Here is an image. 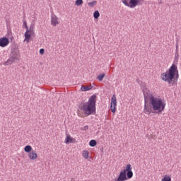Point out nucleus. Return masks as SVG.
Masks as SVG:
<instances>
[{
	"instance_id": "nucleus-1",
	"label": "nucleus",
	"mask_w": 181,
	"mask_h": 181,
	"mask_svg": "<svg viewBox=\"0 0 181 181\" xmlns=\"http://www.w3.org/2000/svg\"><path fill=\"white\" fill-rule=\"evenodd\" d=\"M143 94L144 95V112L146 115L151 114H160L165 111L166 107V102L160 97H156L153 93L149 90L147 86L142 88Z\"/></svg>"
},
{
	"instance_id": "nucleus-2",
	"label": "nucleus",
	"mask_w": 181,
	"mask_h": 181,
	"mask_svg": "<svg viewBox=\"0 0 181 181\" xmlns=\"http://www.w3.org/2000/svg\"><path fill=\"white\" fill-rule=\"evenodd\" d=\"M160 79L165 83H168L169 86H175L179 80V69L176 64H172L168 71L163 72L160 75Z\"/></svg>"
},
{
	"instance_id": "nucleus-3",
	"label": "nucleus",
	"mask_w": 181,
	"mask_h": 181,
	"mask_svg": "<svg viewBox=\"0 0 181 181\" xmlns=\"http://www.w3.org/2000/svg\"><path fill=\"white\" fill-rule=\"evenodd\" d=\"M95 101H97V96L93 95L89 98L88 103H81L79 108L86 115H91L95 112Z\"/></svg>"
},
{
	"instance_id": "nucleus-4",
	"label": "nucleus",
	"mask_w": 181,
	"mask_h": 181,
	"mask_svg": "<svg viewBox=\"0 0 181 181\" xmlns=\"http://www.w3.org/2000/svg\"><path fill=\"white\" fill-rule=\"evenodd\" d=\"M134 177V172H132V165L127 164L125 169L122 170L117 177L114 178V181H127Z\"/></svg>"
},
{
	"instance_id": "nucleus-5",
	"label": "nucleus",
	"mask_w": 181,
	"mask_h": 181,
	"mask_svg": "<svg viewBox=\"0 0 181 181\" xmlns=\"http://www.w3.org/2000/svg\"><path fill=\"white\" fill-rule=\"evenodd\" d=\"M24 151L25 153H28V159L30 160H36L38 158L37 152H36L33 148H32V146L27 145L24 147Z\"/></svg>"
},
{
	"instance_id": "nucleus-6",
	"label": "nucleus",
	"mask_w": 181,
	"mask_h": 181,
	"mask_svg": "<svg viewBox=\"0 0 181 181\" xmlns=\"http://www.w3.org/2000/svg\"><path fill=\"white\" fill-rule=\"evenodd\" d=\"M24 36V42H26V43H29L32 40V37L35 36V23H32L30 25L29 29L26 30Z\"/></svg>"
},
{
	"instance_id": "nucleus-7",
	"label": "nucleus",
	"mask_w": 181,
	"mask_h": 181,
	"mask_svg": "<svg viewBox=\"0 0 181 181\" xmlns=\"http://www.w3.org/2000/svg\"><path fill=\"white\" fill-rule=\"evenodd\" d=\"M122 4L128 8H134L138 5H141L144 0H122Z\"/></svg>"
},
{
	"instance_id": "nucleus-8",
	"label": "nucleus",
	"mask_w": 181,
	"mask_h": 181,
	"mask_svg": "<svg viewBox=\"0 0 181 181\" xmlns=\"http://www.w3.org/2000/svg\"><path fill=\"white\" fill-rule=\"evenodd\" d=\"M110 110L113 114L117 112V96L113 95L110 103Z\"/></svg>"
},
{
	"instance_id": "nucleus-9",
	"label": "nucleus",
	"mask_w": 181,
	"mask_h": 181,
	"mask_svg": "<svg viewBox=\"0 0 181 181\" xmlns=\"http://www.w3.org/2000/svg\"><path fill=\"white\" fill-rule=\"evenodd\" d=\"M51 25L52 26H57V25H60V21H59V17H57V16L54 14L51 16Z\"/></svg>"
},
{
	"instance_id": "nucleus-10",
	"label": "nucleus",
	"mask_w": 181,
	"mask_h": 181,
	"mask_svg": "<svg viewBox=\"0 0 181 181\" xmlns=\"http://www.w3.org/2000/svg\"><path fill=\"white\" fill-rule=\"evenodd\" d=\"M9 45V39L4 37L0 38V47H6Z\"/></svg>"
},
{
	"instance_id": "nucleus-11",
	"label": "nucleus",
	"mask_w": 181,
	"mask_h": 181,
	"mask_svg": "<svg viewBox=\"0 0 181 181\" xmlns=\"http://www.w3.org/2000/svg\"><path fill=\"white\" fill-rule=\"evenodd\" d=\"M76 142V139L71 137L70 134H67L66 138H65V144L66 145H69V144H75Z\"/></svg>"
},
{
	"instance_id": "nucleus-12",
	"label": "nucleus",
	"mask_w": 181,
	"mask_h": 181,
	"mask_svg": "<svg viewBox=\"0 0 181 181\" xmlns=\"http://www.w3.org/2000/svg\"><path fill=\"white\" fill-rule=\"evenodd\" d=\"M82 156L85 159H88L90 158V152L87 150H83L82 151Z\"/></svg>"
},
{
	"instance_id": "nucleus-13",
	"label": "nucleus",
	"mask_w": 181,
	"mask_h": 181,
	"mask_svg": "<svg viewBox=\"0 0 181 181\" xmlns=\"http://www.w3.org/2000/svg\"><path fill=\"white\" fill-rule=\"evenodd\" d=\"M161 181H172V177L170 175H164Z\"/></svg>"
},
{
	"instance_id": "nucleus-14",
	"label": "nucleus",
	"mask_w": 181,
	"mask_h": 181,
	"mask_svg": "<svg viewBox=\"0 0 181 181\" xmlns=\"http://www.w3.org/2000/svg\"><path fill=\"white\" fill-rule=\"evenodd\" d=\"M93 88V86H82L81 88V90L82 91H89V90H91Z\"/></svg>"
},
{
	"instance_id": "nucleus-15",
	"label": "nucleus",
	"mask_w": 181,
	"mask_h": 181,
	"mask_svg": "<svg viewBox=\"0 0 181 181\" xmlns=\"http://www.w3.org/2000/svg\"><path fill=\"white\" fill-rule=\"evenodd\" d=\"M105 77V74L103 73L97 76V79L99 81H103V78H104Z\"/></svg>"
},
{
	"instance_id": "nucleus-16",
	"label": "nucleus",
	"mask_w": 181,
	"mask_h": 181,
	"mask_svg": "<svg viewBox=\"0 0 181 181\" xmlns=\"http://www.w3.org/2000/svg\"><path fill=\"white\" fill-rule=\"evenodd\" d=\"M93 17L95 19H98V18H100V12L98 11H95L93 13Z\"/></svg>"
},
{
	"instance_id": "nucleus-17",
	"label": "nucleus",
	"mask_w": 181,
	"mask_h": 181,
	"mask_svg": "<svg viewBox=\"0 0 181 181\" xmlns=\"http://www.w3.org/2000/svg\"><path fill=\"white\" fill-rule=\"evenodd\" d=\"M90 146L94 147L97 145V141L95 140H90L89 142Z\"/></svg>"
},
{
	"instance_id": "nucleus-18",
	"label": "nucleus",
	"mask_w": 181,
	"mask_h": 181,
	"mask_svg": "<svg viewBox=\"0 0 181 181\" xmlns=\"http://www.w3.org/2000/svg\"><path fill=\"white\" fill-rule=\"evenodd\" d=\"M75 5L76 6H81V5H83V0H76L75 1Z\"/></svg>"
},
{
	"instance_id": "nucleus-19",
	"label": "nucleus",
	"mask_w": 181,
	"mask_h": 181,
	"mask_svg": "<svg viewBox=\"0 0 181 181\" xmlns=\"http://www.w3.org/2000/svg\"><path fill=\"white\" fill-rule=\"evenodd\" d=\"M88 5L91 7L95 6V5H97V1H91V2L88 3Z\"/></svg>"
},
{
	"instance_id": "nucleus-20",
	"label": "nucleus",
	"mask_w": 181,
	"mask_h": 181,
	"mask_svg": "<svg viewBox=\"0 0 181 181\" xmlns=\"http://www.w3.org/2000/svg\"><path fill=\"white\" fill-rule=\"evenodd\" d=\"M23 26H25L26 30H28V29H29V27L28 26V23H26V21H23Z\"/></svg>"
},
{
	"instance_id": "nucleus-21",
	"label": "nucleus",
	"mask_w": 181,
	"mask_h": 181,
	"mask_svg": "<svg viewBox=\"0 0 181 181\" xmlns=\"http://www.w3.org/2000/svg\"><path fill=\"white\" fill-rule=\"evenodd\" d=\"M40 54H45V49H40Z\"/></svg>"
},
{
	"instance_id": "nucleus-22",
	"label": "nucleus",
	"mask_w": 181,
	"mask_h": 181,
	"mask_svg": "<svg viewBox=\"0 0 181 181\" xmlns=\"http://www.w3.org/2000/svg\"><path fill=\"white\" fill-rule=\"evenodd\" d=\"M78 117H83V114H81V113L80 112V111H78Z\"/></svg>"
},
{
	"instance_id": "nucleus-23",
	"label": "nucleus",
	"mask_w": 181,
	"mask_h": 181,
	"mask_svg": "<svg viewBox=\"0 0 181 181\" xmlns=\"http://www.w3.org/2000/svg\"><path fill=\"white\" fill-rule=\"evenodd\" d=\"M85 128H86V129H88V126H86Z\"/></svg>"
}]
</instances>
